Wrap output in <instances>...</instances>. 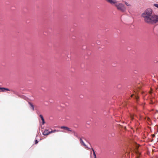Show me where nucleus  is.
<instances>
[{
	"label": "nucleus",
	"mask_w": 158,
	"mask_h": 158,
	"mask_svg": "<svg viewBox=\"0 0 158 158\" xmlns=\"http://www.w3.org/2000/svg\"><path fill=\"white\" fill-rule=\"evenodd\" d=\"M38 143V141L37 140H36L35 141V143Z\"/></svg>",
	"instance_id": "nucleus-15"
},
{
	"label": "nucleus",
	"mask_w": 158,
	"mask_h": 158,
	"mask_svg": "<svg viewBox=\"0 0 158 158\" xmlns=\"http://www.w3.org/2000/svg\"><path fill=\"white\" fill-rule=\"evenodd\" d=\"M6 90H7L8 89L5 88H0V91H5Z\"/></svg>",
	"instance_id": "nucleus-9"
},
{
	"label": "nucleus",
	"mask_w": 158,
	"mask_h": 158,
	"mask_svg": "<svg viewBox=\"0 0 158 158\" xmlns=\"http://www.w3.org/2000/svg\"><path fill=\"white\" fill-rule=\"evenodd\" d=\"M52 133V132L48 131L47 130H45L43 133L44 135H47Z\"/></svg>",
	"instance_id": "nucleus-5"
},
{
	"label": "nucleus",
	"mask_w": 158,
	"mask_h": 158,
	"mask_svg": "<svg viewBox=\"0 0 158 158\" xmlns=\"http://www.w3.org/2000/svg\"><path fill=\"white\" fill-rule=\"evenodd\" d=\"M117 9L120 10L122 11H124L126 9L124 5L122 3H117L115 5Z\"/></svg>",
	"instance_id": "nucleus-2"
},
{
	"label": "nucleus",
	"mask_w": 158,
	"mask_h": 158,
	"mask_svg": "<svg viewBox=\"0 0 158 158\" xmlns=\"http://www.w3.org/2000/svg\"><path fill=\"white\" fill-rule=\"evenodd\" d=\"M56 131V130H55L53 131H51V132H52H52H55Z\"/></svg>",
	"instance_id": "nucleus-12"
},
{
	"label": "nucleus",
	"mask_w": 158,
	"mask_h": 158,
	"mask_svg": "<svg viewBox=\"0 0 158 158\" xmlns=\"http://www.w3.org/2000/svg\"><path fill=\"white\" fill-rule=\"evenodd\" d=\"M60 128L61 129H63L66 130L70 131L69 129L66 127L62 126L60 127Z\"/></svg>",
	"instance_id": "nucleus-7"
},
{
	"label": "nucleus",
	"mask_w": 158,
	"mask_h": 158,
	"mask_svg": "<svg viewBox=\"0 0 158 158\" xmlns=\"http://www.w3.org/2000/svg\"><path fill=\"white\" fill-rule=\"evenodd\" d=\"M94 158H96V156H94Z\"/></svg>",
	"instance_id": "nucleus-16"
},
{
	"label": "nucleus",
	"mask_w": 158,
	"mask_h": 158,
	"mask_svg": "<svg viewBox=\"0 0 158 158\" xmlns=\"http://www.w3.org/2000/svg\"><path fill=\"white\" fill-rule=\"evenodd\" d=\"M93 154H94V156H96V155H95V152H94V153H93Z\"/></svg>",
	"instance_id": "nucleus-13"
},
{
	"label": "nucleus",
	"mask_w": 158,
	"mask_h": 158,
	"mask_svg": "<svg viewBox=\"0 0 158 158\" xmlns=\"http://www.w3.org/2000/svg\"><path fill=\"white\" fill-rule=\"evenodd\" d=\"M152 12V9L148 8L142 14V17L144 18V20L146 22L149 21V19L152 16L151 14Z\"/></svg>",
	"instance_id": "nucleus-1"
},
{
	"label": "nucleus",
	"mask_w": 158,
	"mask_h": 158,
	"mask_svg": "<svg viewBox=\"0 0 158 158\" xmlns=\"http://www.w3.org/2000/svg\"><path fill=\"white\" fill-rule=\"evenodd\" d=\"M40 117L42 121L43 124H44L45 123V122H44V119L43 117L41 115H40Z\"/></svg>",
	"instance_id": "nucleus-8"
},
{
	"label": "nucleus",
	"mask_w": 158,
	"mask_h": 158,
	"mask_svg": "<svg viewBox=\"0 0 158 158\" xmlns=\"http://www.w3.org/2000/svg\"><path fill=\"white\" fill-rule=\"evenodd\" d=\"M107 2L111 4L115 5L117 2L116 0H106Z\"/></svg>",
	"instance_id": "nucleus-4"
},
{
	"label": "nucleus",
	"mask_w": 158,
	"mask_h": 158,
	"mask_svg": "<svg viewBox=\"0 0 158 158\" xmlns=\"http://www.w3.org/2000/svg\"><path fill=\"white\" fill-rule=\"evenodd\" d=\"M150 21L147 22L150 23H156L158 22V16L157 15H153L149 19Z\"/></svg>",
	"instance_id": "nucleus-3"
},
{
	"label": "nucleus",
	"mask_w": 158,
	"mask_h": 158,
	"mask_svg": "<svg viewBox=\"0 0 158 158\" xmlns=\"http://www.w3.org/2000/svg\"><path fill=\"white\" fill-rule=\"evenodd\" d=\"M32 107V108L33 109V110H34V107H33V105H31V106Z\"/></svg>",
	"instance_id": "nucleus-14"
},
{
	"label": "nucleus",
	"mask_w": 158,
	"mask_h": 158,
	"mask_svg": "<svg viewBox=\"0 0 158 158\" xmlns=\"http://www.w3.org/2000/svg\"><path fill=\"white\" fill-rule=\"evenodd\" d=\"M80 142H81V145L85 146H86L82 140H81V139L80 140Z\"/></svg>",
	"instance_id": "nucleus-10"
},
{
	"label": "nucleus",
	"mask_w": 158,
	"mask_h": 158,
	"mask_svg": "<svg viewBox=\"0 0 158 158\" xmlns=\"http://www.w3.org/2000/svg\"><path fill=\"white\" fill-rule=\"evenodd\" d=\"M124 3L127 6L131 7V3L125 1V2Z\"/></svg>",
	"instance_id": "nucleus-6"
},
{
	"label": "nucleus",
	"mask_w": 158,
	"mask_h": 158,
	"mask_svg": "<svg viewBox=\"0 0 158 158\" xmlns=\"http://www.w3.org/2000/svg\"><path fill=\"white\" fill-rule=\"evenodd\" d=\"M154 6H155L156 7L158 8V4H155L154 5Z\"/></svg>",
	"instance_id": "nucleus-11"
}]
</instances>
